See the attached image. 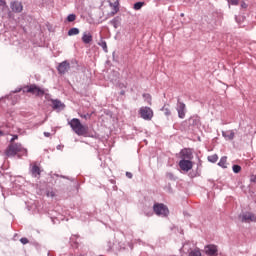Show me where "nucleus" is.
Here are the masks:
<instances>
[{"mask_svg": "<svg viewBox=\"0 0 256 256\" xmlns=\"http://www.w3.org/2000/svg\"><path fill=\"white\" fill-rule=\"evenodd\" d=\"M68 125H70L72 131H74V133L79 137H85L87 133H89V127L83 125L79 118H73L68 122Z\"/></svg>", "mask_w": 256, "mask_h": 256, "instance_id": "obj_1", "label": "nucleus"}, {"mask_svg": "<svg viewBox=\"0 0 256 256\" xmlns=\"http://www.w3.org/2000/svg\"><path fill=\"white\" fill-rule=\"evenodd\" d=\"M17 153H23V155H27V149L23 148L21 144L10 143V145L5 150L6 157H15Z\"/></svg>", "mask_w": 256, "mask_h": 256, "instance_id": "obj_2", "label": "nucleus"}, {"mask_svg": "<svg viewBox=\"0 0 256 256\" xmlns=\"http://www.w3.org/2000/svg\"><path fill=\"white\" fill-rule=\"evenodd\" d=\"M22 91L23 93H31L35 97H43L45 95V91L35 84L24 86Z\"/></svg>", "mask_w": 256, "mask_h": 256, "instance_id": "obj_3", "label": "nucleus"}, {"mask_svg": "<svg viewBox=\"0 0 256 256\" xmlns=\"http://www.w3.org/2000/svg\"><path fill=\"white\" fill-rule=\"evenodd\" d=\"M153 211L159 217H167V215H169V208H167L165 204H161V203L154 204Z\"/></svg>", "mask_w": 256, "mask_h": 256, "instance_id": "obj_4", "label": "nucleus"}, {"mask_svg": "<svg viewBox=\"0 0 256 256\" xmlns=\"http://www.w3.org/2000/svg\"><path fill=\"white\" fill-rule=\"evenodd\" d=\"M139 115L144 121H151L153 119V109L145 106L139 109Z\"/></svg>", "mask_w": 256, "mask_h": 256, "instance_id": "obj_5", "label": "nucleus"}, {"mask_svg": "<svg viewBox=\"0 0 256 256\" xmlns=\"http://www.w3.org/2000/svg\"><path fill=\"white\" fill-rule=\"evenodd\" d=\"M239 219L242 223H251L256 221V216L251 212H244L239 215Z\"/></svg>", "mask_w": 256, "mask_h": 256, "instance_id": "obj_6", "label": "nucleus"}, {"mask_svg": "<svg viewBox=\"0 0 256 256\" xmlns=\"http://www.w3.org/2000/svg\"><path fill=\"white\" fill-rule=\"evenodd\" d=\"M204 253L208 256H217L219 255V249L217 248V245L209 244L204 247Z\"/></svg>", "mask_w": 256, "mask_h": 256, "instance_id": "obj_7", "label": "nucleus"}, {"mask_svg": "<svg viewBox=\"0 0 256 256\" xmlns=\"http://www.w3.org/2000/svg\"><path fill=\"white\" fill-rule=\"evenodd\" d=\"M69 69H71V64L67 60L60 63L57 67V71L60 75H65V73H67Z\"/></svg>", "mask_w": 256, "mask_h": 256, "instance_id": "obj_8", "label": "nucleus"}, {"mask_svg": "<svg viewBox=\"0 0 256 256\" xmlns=\"http://www.w3.org/2000/svg\"><path fill=\"white\" fill-rule=\"evenodd\" d=\"M179 167L187 173L193 169V162L191 160H180Z\"/></svg>", "mask_w": 256, "mask_h": 256, "instance_id": "obj_9", "label": "nucleus"}, {"mask_svg": "<svg viewBox=\"0 0 256 256\" xmlns=\"http://www.w3.org/2000/svg\"><path fill=\"white\" fill-rule=\"evenodd\" d=\"M180 158L182 160L191 161L193 159V152L190 149L184 148L180 151Z\"/></svg>", "mask_w": 256, "mask_h": 256, "instance_id": "obj_10", "label": "nucleus"}, {"mask_svg": "<svg viewBox=\"0 0 256 256\" xmlns=\"http://www.w3.org/2000/svg\"><path fill=\"white\" fill-rule=\"evenodd\" d=\"M10 9L13 11V13H22L23 12V3L19 1L11 2Z\"/></svg>", "mask_w": 256, "mask_h": 256, "instance_id": "obj_11", "label": "nucleus"}, {"mask_svg": "<svg viewBox=\"0 0 256 256\" xmlns=\"http://www.w3.org/2000/svg\"><path fill=\"white\" fill-rule=\"evenodd\" d=\"M177 112L180 119H185V103H178Z\"/></svg>", "mask_w": 256, "mask_h": 256, "instance_id": "obj_12", "label": "nucleus"}, {"mask_svg": "<svg viewBox=\"0 0 256 256\" xmlns=\"http://www.w3.org/2000/svg\"><path fill=\"white\" fill-rule=\"evenodd\" d=\"M110 7H113L112 15H116L119 12V0H108Z\"/></svg>", "mask_w": 256, "mask_h": 256, "instance_id": "obj_13", "label": "nucleus"}, {"mask_svg": "<svg viewBox=\"0 0 256 256\" xmlns=\"http://www.w3.org/2000/svg\"><path fill=\"white\" fill-rule=\"evenodd\" d=\"M222 135L226 139V141H233V139H235V132L233 130H227L225 132H222Z\"/></svg>", "mask_w": 256, "mask_h": 256, "instance_id": "obj_14", "label": "nucleus"}, {"mask_svg": "<svg viewBox=\"0 0 256 256\" xmlns=\"http://www.w3.org/2000/svg\"><path fill=\"white\" fill-rule=\"evenodd\" d=\"M31 173L34 177H40L41 176V168L37 166V164H33L31 168Z\"/></svg>", "mask_w": 256, "mask_h": 256, "instance_id": "obj_15", "label": "nucleus"}, {"mask_svg": "<svg viewBox=\"0 0 256 256\" xmlns=\"http://www.w3.org/2000/svg\"><path fill=\"white\" fill-rule=\"evenodd\" d=\"M82 41L86 45H89V43L93 41V35H91V33H84L82 36Z\"/></svg>", "mask_w": 256, "mask_h": 256, "instance_id": "obj_16", "label": "nucleus"}, {"mask_svg": "<svg viewBox=\"0 0 256 256\" xmlns=\"http://www.w3.org/2000/svg\"><path fill=\"white\" fill-rule=\"evenodd\" d=\"M218 165H219V167H222L223 169H227V166L229 165V163H227V156L222 157L220 159Z\"/></svg>", "mask_w": 256, "mask_h": 256, "instance_id": "obj_17", "label": "nucleus"}, {"mask_svg": "<svg viewBox=\"0 0 256 256\" xmlns=\"http://www.w3.org/2000/svg\"><path fill=\"white\" fill-rule=\"evenodd\" d=\"M52 105L54 109H61L63 107V103L59 100H53Z\"/></svg>", "mask_w": 256, "mask_h": 256, "instance_id": "obj_18", "label": "nucleus"}, {"mask_svg": "<svg viewBox=\"0 0 256 256\" xmlns=\"http://www.w3.org/2000/svg\"><path fill=\"white\" fill-rule=\"evenodd\" d=\"M69 37H73V35H79V29L78 28H71L68 31Z\"/></svg>", "mask_w": 256, "mask_h": 256, "instance_id": "obj_19", "label": "nucleus"}, {"mask_svg": "<svg viewBox=\"0 0 256 256\" xmlns=\"http://www.w3.org/2000/svg\"><path fill=\"white\" fill-rule=\"evenodd\" d=\"M218 160H219V156H217V154L208 156V161H210V163H217Z\"/></svg>", "mask_w": 256, "mask_h": 256, "instance_id": "obj_20", "label": "nucleus"}, {"mask_svg": "<svg viewBox=\"0 0 256 256\" xmlns=\"http://www.w3.org/2000/svg\"><path fill=\"white\" fill-rule=\"evenodd\" d=\"M144 5H145V2H137V3L134 4L133 9H134L135 11H139V9H141L142 7H144Z\"/></svg>", "mask_w": 256, "mask_h": 256, "instance_id": "obj_21", "label": "nucleus"}, {"mask_svg": "<svg viewBox=\"0 0 256 256\" xmlns=\"http://www.w3.org/2000/svg\"><path fill=\"white\" fill-rule=\"evenodd\" d=\"M189 256H201V250L196 248L189 253Z\"/></svg>", "mask_w": 256, "mask_h": 256, "instance_id": "obj_22", "label": "nucleus"}, {"mask_svg": "<svg viewBox=\"0 0 256 256\" xmlns=\"http://www.w3.org/2000/svg\"><path fill=\"white\" fill-rule=\"evenodd\" d=\"M77 19V16L75 14H69L67 17V21L69 23H73V21H75Z\"/></svg>", "mask_w": 256, "mask_h": 256, "instance_id": "obj_23", "label": "nucleus"}, {"mask_svg": "<svg viewBox=\"0 0 256 256\" xmlns=\"http://www.w3.org/2000/svg\"><path fill=\"white\" fill-rule=\"evenodd\" d=\"M143 97L145 99V101L148 103V105H152V98L150 96V94H143Z\"/></svg>", "mask_w": 256, "mask_h": 256, "instance_id": "obj_24", "label": "nucleus"}, {"mask_svg": "<svg viewBox=\"0 0 256 256\" xmlns=\"http://www.w3.org/2000/svg\"><path fill=\"white\" fill-rule=\"evenodd\" d=\"M162 111L164 112V115H166V117H169V115H171V110H169V108L167 107H163Z\"/></svg>", "mask_w": 256, "mask_h": 256, "instance_id": "obj_25", "label": "nucleus"}, {"mask_svg": "<svg viewBox=\"0 0 256 256\" xmlns=\"http://www.w3.org/2000/svg\"><path fill=\"white\" fill-rule=\"evenodd\" d=\"M232 169H233L234 173H241V166H239V165H234L232 167Z\"/></svg>", "mask_w": 256, "mask_h": 256, "instance_id": "obj_26", "label": "nucleus"}, {"mask_svg": "<svg viewBox=\"0 0 256 256\" xmlns=\"http://www.w3.org/2000/svg\"><path fill=\"white\" fill-rule=\"evenodd\" d=\"M229 5H239V0H228Z\"/></svg>", "mask_w": 256, "mask_h": 256, "instance_id": "obj_27", "label": "nucleus"}, {"mask_svg": "<svg viewBox=\"0 0 256 256\" xmlns=\"http://www.w3.org/2000/svg\"><path fill=\"white\" fill-rule=\"evenodd\" d=\"M20 243H22V245H27V243H29V239H27V238H21V239H20Z\"/></svg>", "mask_w": 256, "mask_h": 256, "instance_id": "obj_28", "label": "nucleus"}, {"mask_svg": "<svg viewBox=\"0 0 256 256\" xmlns=\"http://www.w3.org/2000/svg\"><path fill=\"white\" fill-rule=\"evenodd\" d=\"M240 7L242 9H247V7H249V5H247V3H245V1H242L241 4H240Z\"/></svg>", "mask_w": 256, "mask_h": 256, "instance_id": "obj_29", "label": "nucleus"}, {"mask_svg": "<svg viewBox=\"0 0 256 256\" xmlns=\"http://www.w3.org/2000/svg\"><path fill=\"white\" fill-rule=\"evenodd\" d=\"M100 45L104 49V51L107 53V42H101Z\"/></svg>", "mask_w": 256, "mask_h": 256, "instance_id": "obj_30", "label": "nucleus"}, {"mask_svg": "<svg viewBox=\"0 0 256 256\" xmlns=\"http://www.w3.org/2000/svg\"><path fill=\"white\" fill-rule=\"evenodd\" d=\"M80 117H82V119H91V114L80 115Z\"/></svg>", "mask_w": 256, "mask_h": 256, "instance_id": "obj_31", "label": "nucleus"}, {"mask_svg": "<svg viewBox=\"0 0 256 256\" xmlns=\"http://www.w3.org/2000/svg\"><path fill=\"white\" fill-rule=\"evenodd\" d=\"M47 197H55V192H53V191H48V192H47Z\"/></svg>", "mask_w": 256, "mask_h": 256, "instance_id": "obj_32", "label": "nucleus"}, {"mask_svg": "<svg viewBox=\"0 0 256 256\" xmlns=\"http://www.w3.org/2000/svg\"><path fill=\"white\" fill-rule=\"evenodd\" d=\"M250 181L252 183H256V175H252L251 178H250Z\"/></svg>", "mask_w": 256, "mask_h": 256, "instance_id": "obj_33", "label": "nucleus"}, {"mask_svg": "<svg viewBox=\"0 0 256 256\" xmlns=\"http://www.w3.org/2000/svg\"><path fill=\"white\" fill-rule=\"evenodd\" d=\"M126 177H128V179H132L133 174H131V172H126Z\"/></svg>", "mask_w": 256, "mask_h": 256, "instance_id": "obj_34", "label": "nucleus"}, {"mask_svg": "<svg viewBox=\"0 0 256 256\" xmlns=\"http://www.w3.org/2000/svg\"><path fill=\"white\" fill-rule=\"evenodd\" d=\"M16 139H19V136L14 135L13 138L11 139V143H13V141H15Z\"/></svg>", "mask_w": 256, "mask_h": 256, "instance_id": "obj_35", "label": "nucleus"}, {"mask_svg": "<svg viewBox=\"0 0 256 256\" xmlns=\"http://www.w3.org/2000/svg\"><path fill=\"white\" fill-rule=\"evenodd\" d=\"M44 137H51V133H49V132H44Z\"/></svg>", "mask_w": 256, "mask_h": 256, "instance_id": "obj_36", "label": "nucleus"}, {"mask_svg": "<svg viewBox=\"0 0 256 256\" xmlns=\"http://www.w3.org/2000/svg\"><path fill=\"white\" fill-rule=\"evenodd\" d=\"M112 23H114V27L117 28V24H115V20H113Z\"/></svg>", "mask_w": 256, "mask_h": 256, "instance_id": "obj_37", "label": "nucleus"}, {"mask_svg": "<svg viewBox=\"0 0 256 256\" xmlns=\"http://www.w3.org/2000/svg\"><path fill=\"white\" fill-rule=\"evenodd\" d=\"M1 135H3V132H2V131H0V136H1Z\"/></svg>", "mask_w": 256, "mask_h": 256, "instance_id": "obj_38", "label": "nucleus"}]
</instances>
